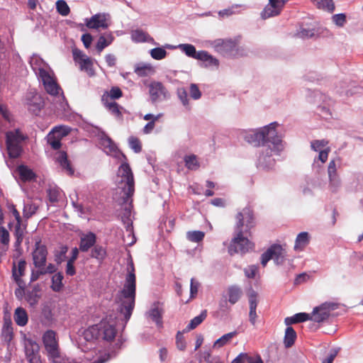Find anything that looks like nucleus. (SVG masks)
<instances>
[{
    "label": "nucleus",
    "instance_id": "obj_23",
    "mask_svg": "<svg viewBox=\"0 0 363 363\" xmlns=\"http://www.w3.org/2000/svg\"><path fill=\"white\" fill-rule=\"evenodd\" d=\"M310 235L307 232H301L298 233L296 238L294 249L296 252L303 251L309 244Z\"/></svg>",
    "mask_w": 363,
    "mask_h": 363
},
{
    "label": "nucleus",
    "instance_id": "obj_51",
    "mask_svg": "<svg viewBox=\"0 0 363 363\" xmlns=\"http://www.w3.org/2000/svg\"><path fill=\"white\" fill-rule=\"evenodd\" d=\"M37 209V205L32 203H28L24 206L23 215L26 218H30L36 212Z\"/></svg>",
    "mask_w": 363,
    "mask_h": 363
},
{
    "label": "nucleus",
    "instance_id": "obj_50",
    "mask_svg": "<svg viewBox=\"0 0 363 363\" xmlns=\"http://www.w3.org/2000/svg\"><path fill=\"white\" fill-rule=\"evenodd\" d=\"M126 232H127L128 235H127V236L124 237V239H123L124 242L128 245H132L133 244L135 243V237L133 235V230H132V228H131L130 220V219L128 220V223H127Z\"/></svg>",
    "mask_w": 363,
    "mask_h": 363
},
{
    "label": "nucleus",
    "instance_id": "obj_47",
    "mask_svg": "<svg viewBox=\"0 0 363 363\" xmlns=\"http://www.w3.org/2000/svg\"><path fill=\"white\" fill-rule=\"evenodd\" d=\"M26 267L25 260H20L18 262L17 267L16 266L13 268V275L16 279L23 275Z\"/></svg>",
    "mask_w": 363,
    "mask_h": 363
},
{
    "label": "nucleus",
    "instance_id": "obj_57",
    "mask_svg": "<svg viewBox=\"0 0 363 363\" xmlns=\"http://www.w3.org/2000/svg\"><path fill=\"white\" fill-rule=\"evenodd\" d=\"M189 92L191 97L195 100L200 99L201 96V93L200 90L199 89L198 86L194 84H191Z\"/></svg>",
    "mask_w": 363,
    "mask_h": 363
},
{
    "label": "nucleus",
    "instance_id": "obj_61",
    "mask_svg": "<svg viewBox=\"0 0 363 363\" xmlns=\"http://www.w3.org/2000/svg\"><path fill=\"white\" fill-rule=\"evenodd\" d=\"M104 104L116 116H119L121 114L118 104L116 102L107 101V103H104Z\"/></svg>",
    "mask_w": 363,
    "mask_h": 363
},
{
    "label": "nucleus",
    "instance_id": "obj_31",
    "mask_svg": "<svg viewBox=\"0 0 363 363\" xmlns=\"http://www.w3.org/2000/svg\"><path fill=\"white\" fill-rule=\"evenodd\" d=\"M13 318L16 324L20 326L26 325L28 320L26 310L21 307H18L16 309Z\"/></svg>",
    "mask_w": 363,
    "mask_h": 363
},
{
    "label": "nucleus",
    "instance_id": "obj_1",
    "mask_svg": "<svg viewBox=\"0 0 363 363\" xmlns=\"http://www.w3.org/2000/svg\"><path fill=\"white\" fill-rule=\"evenodd\" d=\"M278 125V123L273 122L262 128L243 133L244 140L254 146L264 145L267 142L269 143L259 159V164L266 169H271L274 165V160L271 159L272 154L279 155L284 148L282 140L277 133Z\"/></svg>",
    "mask_w": 363,
    "mask_h": 363
},
{
    "label": "nucleus",
    "instance_id": "obj_16",
    "mask_svg": "<svg viewBox=\"0 0 363 363\" xmlns=\"http://www.w3.org/2000/svg\"><path fill=\"white\" fill-rule=\"evenodd\" d=\"M236 231H242V228L245 227L246 230L253 226V215L250 208H244L236 216Z\"/></svg>",
    "mask_w": 363,
    "mask_h": 363
},
{
    "label": "nucleus",
    "instance_id": "obj_26",
    "mask_svg": "<svg viewBox=\"0 0 363 363\" xmlns=\"http://www.w3.org/2000/svg\"><path fill=\"white\" fill-rule=\"evenodd\" d=\"M17 172L19 174L20 179L24 182H31L36 177L33 171L26 165H20L17 168Z\"/></svg>",
    "mask_w": 363,
    "mask_h": 363
},
{
    "label": "nucleus",
    "instance_id": "obj_46",
    "mask_svg": "<svg viewBox=\"0 0 363 363\" xmlns=\"http://www.w3.org/2000/svg\"><path fill=\"white\" fill-rule=\"evenodd\" d=\"M50 133L61 140L65 136L68 135L69 128L66 126H57L54 128Z\"/></svg>",
    "mask_w": 363,
    "mask_h": 363
},
{
    "label": "nucleus",
    "instance_id": "obj_64",
    "mask_svg": "<svg viewBox=\"0 0 363 363\" xmlns=\"http://www.w3.org/2000/svg\"><path fill=\"white\" fill-rule=\"evenodd\" d=\"M177 347L179 350H184L186 348V342L184 337L179 333L177 335Z\"/></svg>",
    "mask_w": 363,
    "mask_h": 363
},
{
    "label": "nucleus",
    "instance_id": "obj_35",
    "mask_svg": "<svg viewBox=\"0 0 363 363\" xmlns=\"http://www.w3.org/2000/svg\"><path fill=\"white\" fill-rule=\"evenodd\" d=\"M237 335V332H231L226 333L218 338L213 345V347L215 349H218L224 345L228 344L231 340Z\"/></svg>",
    "mask_w": 363,
    "mask_h": 363
},
{
    "label": "nucleus",
    "instance_id": "obj_28",
    "mask_svg": "<svg viewBox=\"0 0 363 363\" xmlns=\"http://www.w3.org/2000/svg\"><path fill=\"white\" fill-rule=\"evenodd\" d=\"M281 8L269 2L265 6L260 15L262 18L267 19L273 16H278L281 13Z\"/></svg>",
    "mask_w": 363,
    "mask_h": 363
},
{
    "label": "nucleus",
    "instance_id": "obj_32",
    "mask_svg": "<svg viewBox=\"0 0 363 363\" xmlns=\"http://www.w3.org/2000/svg\"><path fill=\"white\" fill-rule=\"evenodd\" d=\"M328 316V311L323 309V305H321L320 306L316 307L313 309L311 315V320L315 322L320 323L325 320Z\"/></svg>",
    "mask_w": 363,
    "mask_h": 363
},
{
    "label": "nucleus",
    "instance_id": "obj_49",
    "mask_svg": "<svg viewBox=\"0 0 363 363\" xmlns=\"http://www.w3.org/2000/svg\"><path fill=\"white\" fill-rule=\"evenodd\" d=\"M56 8H57L58 13L64 16H67L70 11L69 6L63 0H58L56 2Z\"/></svg>",
    "mask_w": 363,
    "mask_h": 363
},
{
    "label": "nucleus",
    "instance_id": "obj_44",
    "mask_svg": "<svg viewBox=\"0 0 363 363\" xmlns=\"http://www.w3.org/2000/svg\"><path fill=\"white\" fill-rule=\"evenodd\" d=\"M206 318V311H203L200 315L194 318L187 326L188 330H193L200 325Z\"/></svg>",
    "mask_w": 363,
    "mask_h": 363
},
{
    "label": "nucleus",
    "instance_id": "obj_54",
    "mask_svg": "<svg viewBox=\"0 0 363 363\" xmlns=\"http://www.w3.org/2000/svg\"><path fill=\"white\" fill-rule=\"evenodd\" d=\"M48 143L51 145V147L57 150L60 147L61 143L60 139L56 138L53 134L50 133L48 135Z\"/></svg>",
    "mask_w": 363,
    "mask_h": 363
},
{
    "label": "nucleus",
    "instance_id": "obj_29",
    "mask_svg": "<svg viewBox=\"0 0 363 363\" xmlns=\"http://www.w3.org/2000/svg\"><path fill=\"white\" fill-rule=\"evenodd\" d=\"M313 4L320 10L328 13H333L335 11V4L333 0H311Z\"/></svg>",
    "mask_w": 363,
    "mask_h": 363
},
{
    "label": "nucleus",
    "instance_id": "obj_55",
    "mask_svg": "<svg viewBox=\"0 0 363 363\" xmlns=\"http://www.w3.org/2000/svg\"><path fill=\"white\" fill-rule=\"evenodd\" d=\"M0 242L4 245L9 243V233L4 227H0Z\"/></svg>",
    "mask_w": 363,
    "mask_h": 363
},
{
    "label": "nucleus",
    "instance_id": "obj_11",
    "mask_svg": "<svg viewBox=\"0 0 363 363\" xmlns=\"http://www.w3.org/2000/svg\"><path fill=\"white\" fill-rule=\"evenodd\" d=\"M150 98L152 102H157L169 98V93L166 87L157 81H152L148 85Z\"/></svg>",
    "mask_w": 363,
    "mask_h": 363
},
{
    "label": "nucleus",
    "instance_id": "obj_62",
    "mask_svg": "<svg viewBox=\"0 0 363 363\" xmlns=\"http://www.w3.org/2000/svg\"><path fill=\"white\" fill-rule=\"evenodd\" d=\"M295 318L297 320V323H301L308 320H311V315L306 313H299L295 315Z\"/></svg>",
    "mask_w": 363,
    "mask_h": 363
},
{
    "label": "nucleus",
    "instance_id": "obj_14",
    "mask_svg": "<svg viewBox=\"0 0 363 363\" xmlns=\"http://www.w3.org/2000/svg\"><path fill=\"white\" fill-rule=\"evenodd\" d=\"M110 23V16L106 13H97L85 21L86 26L90 29H106Z\"/></svg>",
    "mask_w": 363,
    "mask_h": 363
},
{
    "label": "nucleus",
    "instance_id": "obj_37",
    "mask_svg": "<svg viewBox=\"0 0 363 363\" xmlns=\"http://www.w3.org/2000/svg\"><path fill=\"white\" fill-rule=\"evenodd\" d=\"M122 96V91L120 88L117 86L112 87L110 91H106L102 96V101L104 103H107L108 99H117Z\"/></svg>",
    "mask_w": 363,
    "mask_h": 363
},
{
    "label": "nucleus",
    "instance_id": "obj_40",
    "mask_svg": "<svg viewBox=\"0 0 363 363\" xmlns=\"http://www.w3.org/2000/svg\"><path fill=\"white\" fill-rule=\"evenodd\" d=\"M150 318L156 323V324L159 326H162L161 316H162V310L158 306H154L152 308L149 313Z\"/></svg>",
    "mask_w": 363,
    "mask_h": 363
},
{
    "label": "nucleus",
    "instance_id": "obj_63",
    "mask_svg": "<svg viewBox=\"0 0 363 363\" xmlns=\"http://www.w3.org/2000/svg\"><path fill=\"white\" fill-rule=\"evenodd\" d=\"M323 305V309H325L328 311V315H330V312L334 310H336L339 307V304L337 303H332V302H326Z\"/></svg>",
    "mask_w": 363,
    "mask_h": 363
},
{
    "label": "nucleus",
    "instance_id": "obj_8",
    "mask_svg": "<svg viewBox=\"0 0 363 363\" xmlns=\"http://www.w3.org/2000/svg\"><path fill=\"white\" fill-rule=\"evenodd\" d=\"M286 257V252L284 246L273 245L262 255L261 263L264 267L270 259H272L276 264H281Z\"/></svg>",
    "mask_w": 363,
    "mask_h": 363
},
{
    "label": "nucleus",
    "instance_id": "obj_13",
    "mask_svg": "<svg viewBox=\"0 0 363 363\" xmlns=\"http://www.w3.org/2000/svg\"><path fill=\"white\" fill-rule=\"evenodd\" d=\"M82 356L85 363H106L111 358L108 352L100 349L87 351Z\"/></svg>",
    "mask_w": 363,
    "mask_h": 363
},
{
    "label": "nucleus",
    "instance_id": "obj_6",
    "mask_svg": "<svg viewBox=\"0 0 363 363\" xmlns=\"http://www.w3.org/2000/svg\"><path fill=\"white\" fill-rule=\"evenodd\" d=\"M42 340L47 357L52 362L60 354L57 333L48 330L43 333Z\"/></svg>",
    "mask_w": 363,
    "mask_h": 363
},
{
    "label": "nucleus",
    "instance_id": "obj_30",
    "mask_svg": "<svg viewBox=\"0 0 363 363\" xmlns=\"http://www.w3.org/2000/svg\"><path fill=\"white\" fill-rule=\"evenodd\" d=\"M96 242V236L94 233H89L81 237L79 248L82 251H87Z\"/></svg>",
    "mask_w": 363,
    "mask_h": 363
},
{
    "label": "nucleus",
    "instance_id": "obj_33",
    "mask_svg": "<svg viewBox=\"0 0 363 363\" xmlns=\"http://www.w3.org/2000/svg\"><path fill=\"white\" fill-rule=\"evenodd\" d=\"M228 301L231 304H235L238 301L242 296V290L237 286H231L228 290Z\"/></svg>",
    "mask_w": 363,
    "mask_h": 363
},
{
    "label": "nucleus",
    "instance_id": "obj_36",
    "mask_svg": "<svg viewBox=\"0 0 363 363\" xmlns=\"http://www.w3.org/2000/svg\"><path fill=\"white\" fill-rule=\"evenodd\" d=\"M175 48L180 49L188 57L194 58L196 60L198 59V52L196 50V48L193 45L184 43L179 44Z\"/></svg>",
    "mask_w": 363,
    "mask_h": 363
},
{
    "label": "nucleus",
    "instance_id": "obj_58",
    "mask_svg": "<svg viewBox=\"0 0 363 363\" xmlns=\"http://www.w3.org/2000/svg\"><path fill=\"white\" fill-rule=\"evenodd\" d=\"M177 95L183 105L187 106L189 104L187 93L184 88H179L177 89Z\"/></svg>",
    "mask_w": 363,
    "mask_h": 363
},
{
    "label": "nucleus",
    "instance_id": "obj_18",
    "mask_svg": "<svg viewBox=\"0 0 363 363\" xmlns=\"http://www.w3.org/2000/svg\"><path fill=\"white\" fill-rule=\"evenodd\" d=\"M328 174L330 187L333 189V191H337V187L339 185V175L335 160H331L329 162L328 167Z\"/></svg>",
    "mask_w": 363,
    "mask_h": 363
},
{
    "label": "nucleus",
    "instance_id": "obj_53",
    "mask_svg": "<svg viewBox=\"0 0 363 363\" xmlns=\"http://www.w3.org/2000/svg\"><path fill=\"white\" fill-rule=\"evenodd\" d=\"M128 143L132 150L135 152H140L141 151V143L138 138L135 137H130L128 139Z\"/></svg>",
    "mask_w": 363,
    "mask_h": 363
},
{
    "label": "nucleus",
    "instance_id": "obj_25",
    "mask_svg": "<svg viewBox=\"0 0 363 363\" xmlns=\"http://www.w3.org/2000/svg\"><path fill=\"white\" fill-rule=\"evenodd\" d=\"M131 39L135 43L149 42L152 44H156L154 39L150 37L147 33L141 30H134L130 33Z\"/></svg>",
    "mask_w": 363,
    "mask_h": 363
},
{
    "label": "nucleus",
    "instance_id": "obj_27",
    "mask_svg": "<svg viewBox=\"0 0 363 363\" xmlns=\"http://www.w3.org/2000/svg\"><path fill=\"white\" fill-rule=\"evenodd\" d=\"M134 71L139 77H147L154 74L155 69L150 63H140L135 66Z\"/></svg>",
    "mask_w": 363,
    "mask_h": 363
},
{
    "label": "nucleus",
    "instance_id": "obj_12",
    "mask_svg": "<svg viewBox=\"0 0 363 363\" xmlns=\"http://www.w3.org/2000/svg\"><path fill=\"white\" fill-rule=\"evenodd\" d=\"M73 57L82 71H84L90 77L94 76L95 72L93 67V61L89 57L81 50H74Z\"/></svg>",
    "mask_w": 363,
    "mask_h": 363
},
{
    "label": "nucleus",
    "instance_id": "obj_4",
    "mask_svg": "<svg viewBox=\"0 0 363 363\" xmlns=\"http://www.w3.org/2000/svg\"><path fill=\"white\" fill-rule=\"evenodd\" d=\"M118 330L116 328V321L111 318L103 319L100 323L86 328L82 333V337L86 341H93L101 338L106 342H112L116 337Z\"/></svg>",
    "mask_w": 363,
    "mask_h": 363
},
{
    "label": "nucleus",
    "instance_id": "obj_22",
    "mask_svg": "<svg viewBox=\"0 0 363 363\" xmlns=\"http://www.w3.org/2000/svg\"><path fill=\"white\" fill-rule=\"evenodd\" d=\"M40 297V288L38 285H35L31 289L26 290L25 299L30 306H35Z\"/></svg>",
    "mask_w": 363,
    "mask_h": 363
},
{
    "label": "nucleus",
    "instance_id": "obj_2",
    "mask_svg": "<svg viewBox=\"0 0 363 363\" xmlns=\"http://www.w3.org/2000/svg\"><path fill=\"white\" fill-rule=\"evenodd\" d=\"M128 273L126 275L123 287L117 298L120 311L124 314L126 319L131 315L135 298L136 278L132 261L128 264Z\"/></svg>",
    "mask_w": 363,
    "mask_h": 363
},
{
    "label": "nucleus",
    "instance_id": "obj_19",
    "mask_svg": "<svg viewBox=\"0 0 363 363\" xmlns=\"http://www.w3.org/2000/svg\"><path fill=\"white\" fill-rule=\"evenodd\" d=\"M248 299H249V305H250V312L249 317L250 321L252 325H255L257 319V313L256 308L257 306V294L253 291L250 290L248 292Z\"/></svg>",
    "mask_w": 363,
    "mask_h": 363
},
{
    "label": "nucleus",
    "instance_id": "obj_24",
    "mask_svg": "<svg viewBox=\"0 0 363 363\" xmlns=\"http://www.w3.org/2000/svg\"><path fill=\"white\" fill-rule=\"evenodd\" d=\"M56 160L62 167V168L66 171V172L72 175L74 174V169L71 167L69 160H67V155L65 152L60 151L56 154Z\"/></svg>",
    "mask_w": 363,
    "mask_h": 363
},
{
    "label": "nucleus",
    "instance_id": "obj_42",
    "mask_svg": "<svg viewBox=\"0 0 363 363\" xmlns=\"http://www.w3.org/2000/svg\"><path fill=\"white\" fill-rule=\"evenodd\" d=\"M2 336L6 341L9 342L13 336V328L11 326V321L6 320L2 329Z\"/></svg>",
    "mask_w": 363,
    "mask_h": 363
},
{
    "label": "nucleus",
    "instance_id": "obj_43",
    "mask_svg": "<svg viewBox=\"0 0 363 363\" xmlns=\"http://www.w3.org/2000/svg\"><path fill=\"white\" fill-rule=\"evenodd\" d=\"M63 276L61 273H57L52 278L51 288L54 291H60L62 286Z\"/></svg>",
    "mask_w": 363,
    "mask_h": 363
},
{
    "label": "nucleus",
    "instance_id": "obj_56",
    "mask_svg": "<svg viewBox=\"0 0 363 363\" xmlns=\"http://www.w3.org/2000/svg\"><path fill=\"white\" fill-rule=\"evenodd\" d=\"M244 272L247 277L252 279L255 278L257 275L258 272V268L255 265H251L245 268Z\"/></svg>",
    "mask_w": 363,
    "mask_h": 363
},
{
    "label": "nucleus",
    "instance_id": "obj_5",
    "mask_svg": "<svg viewBox=\"0 0 363 363\" xmlns=\"http://www.w3.org/2000/svg\"><path fill=\"white\" fill-rule=\"evenodd\" d=\"M116 184L118 188L121 189L126 196L127 201L134 193V178L129 165L126 163L122 164L117 172Z\"/></svg>",
    "mask_w": 363,
    "mask_h": 363
},
{
    "label": "nucleus",
    "instance_id": "obj_20",
    "mask_svg": "<svg viewBox=\"0 0 363 363\" xmlns=\"http://www.w3.org/2000/svg\"><path fill=\"white\" fill-rule=\"evenodd\" d=\"M197 60L202 61L204 63V66L206 67L217 69L219 66L218 60L204 50L198 51Z\"/></svg>",
    "mask_w": 363,
    "mask_h": 363
},
{
    "label": "nucleus",
    "instance_id": "obj_15",
    "mask_svg": "<svg viewBox=\"0 0 363 363\" xmlns=\"http://www.w3.org/2000/svg\"><path fill=\"white\" fill-rule=\"evenodd\" d=\"M48 251L46 247L37 241L35 244V249L32 252L33 264L36 268H42L45 265Z\"/></svg>",
    "mask_w": 363,
    "mask_h": 363
},
{
    "label": "nucleus",
    "instance_id": "obj_39",
    "mask_svg": "<svg viewBox=\"0 0 363 363\" xmlns=\"http://www.w3.org/2000/svg\"><path fill=\"white\" fill-rule=\"evenodd\" d=\"M296 337V333L295 330L291 327L286 328L284 340L285 346L289 347L294 345Z\"/></svg>",
    "mask_w": 363,
    "mask_h": 363
},
{
    "label": "nucleus",
    "instance_id": "obj_60",
    "mask_svg": "<svg viewBox=\"0 0 363 363\" xmlns=\"http://www.w3.org/2000/svg\"><path fill=\"white\" fill-rule=\"evenodd\" d=\"M199 285V282L196 281L195 279L192 278L191 279L190 293L191 297H194L197 294Z\"/></svg>",
    "mask_w": 363,
    "mask_h": 363
},
{
    "label": "nucleus",
    "instance_id": "obj_3",
    "mask_svg": "<svg viewBox=\"0 0 363 363\" xmlns=\"http://www.w3.org/2000/svg\"><path fill=\"white\" fill-rule=\"evenodd\" d=\"M38 59L37 57H33L30 60V64L33 69L38 70L39 76L43 82L44 88L48 94L55 96L60 103L61 108H64L65 97L61 88L57 84L55 75L44 62L38 66L36 62Z\"/></svg>",
    "mask_w": 363,
    "mask_h": 363
},
{
    "label": "nucleus",
    "instance_id": "obj_52",
    "mask_svg": "<svg viewBox=\"0 0 363 363\" xmlns=\"http://www.w3.org/2000/svg\"><path fill=\"white\" fill-rule=\"evenodd\" d=\"M186 236L190 241L197 242L203 240L204 237V233L199 230L191 231L188 232Z\"/></svg>",
    "mask_w": 363,
    "mask_h": 363
},
{
    "label": "nucleus",
    "instance_id": "obj_48",
    "mask_svg": "<svg viewBox=\"0 0 363 363\" xmlns=\"http://www.w3.org/2000/svg\"><path fill=\"white\" fill-rule=\"evenodd\" d=\"M106 256V250L101 246H95L91 251V257L99 260H103Z\"/></svg>",
    "mask_w": 363,
    "mask_h": 363
},
{
    "label": "nucleus",
    "instance_id": "obj_10",
    "mask_svg": "<svg viewBox=\"0 0 363 363\" xmlns=\"http://www.w3.org/2000/svg\"><path fill=\"white\" fill-rule=\"evenodd\" d=\"M252 247V243L247 238L243 237L242 231H237L236 236L232 240L228 247V252L230 255L236 253L245 254Z\"/></svg>",
    "mask_w": 363,
    "mask_h": 363
},
{
    "label": "nucleus",
    "instance_id": "obj_21",
    "mask_svg": "<svg viewBox=\"0 0 363 363\" xmlns=\"http://www.w3.org/2000/svg\"><path fill=\"white\" fill-rule=\"evenodd\" d=\"M26 104L31 111L35 112L43 107V101L38 94L30 92L26 98Z\"/></svg>",
    "mask_w": 363,
    "mask_h": 363
},
{
    "label": "nucleus",
    "instance_id": "obj_59",
    "mask_svg": "<svg viewBox=\"0 0 363 363\" xmlns=\"http://www.w3.org/2000/svg\"><path fill=\"white\" fill-rule=\"evenodd\" d=\"M250 357L251 356H249L247 353H240L231 363H245V362L248 363Z\"/></svg>",
    "mask_w": 363,
    "mask_h": 363
},
{
    "label": "nucleus",
    "instance_id": "obj_34",
    "mask_svg": "<svg viewBox=\"0 0 363 363\" xmlns=\"http://www.w3.org/2000/svg\"><path fill=\"white\" fill-rule=\"evenodd\" d=\"M113 39L114 38L111 33L101 35L96 45L99 52H101L106 47L109 45L113 42Z\"/></svg>",
    "mask_w": 363,
    "mask_h": 363
},
{
    "label": "nucleus",
    "instance_id": "obj_9",
    "mask_svg": "<svg viewBox=\"0 0 363 363\" xmlns=\"http://www.w3.org/2000/svg\"><path fill=\"white\" fill-rule=\"evenodd\" d=\"M24 137L18 130L9 131L6 133V147L9 155L11 157H18L21 152V143Z\"/></svg>",
    "mask_w": 363,
    "mask_h": 363
},
{
    "label": "nucleus",
    "instance_id": "obj_38",
    "mask_svg": "<svg viewBox=\"0 0 363 363\" xmlns=\"http://www.w3.org/2000/svg\"><path fill=\"white\" fill-rule=\"evenodd\" d=\"M52 363H85L84 362L83 356H80L78 357H70L67 356H62L60 354L57 357H56Z\"/></svg>",
    "mask_w": 363,
    "mask_h": 363
},
{
    "label": "nucleus",
    "instance_id": "obj_41",
    "mask_svg": "<svg viewBox=\"0 0 363 363\" xmlns=\"http://www.w3.org/2000/svg\"><path fill=\"white\" fill-rule=\"evenodd\" d=\"M185 166L191 170H196L199 167L197 157L194 155H186L184 157Z\"/></svg>",
    "mask_w": 363,
    "mask_h": 363
},
{
    "label": "nucleus",
    "instance_id": "obj_17",
    "mask_svg": "<svg viewBox=\"0 0 363 363\" xmlns=\"http://www.w3.org/2000/svg\"><path fill=\"white\" fill-rule=\"evenodd\" d=\"M311 149L318 152V160L324 163L328 160V153L330 148L328 146V142L325 140H315L311 143Z\"/></svg>",
    "mask_w": 363,
    "mask_h": 363
},
{
    "label": "nucleus",
    "instance_id": "obj_45",
    "mask_svg": "<svg viewBox=\"0 0 363 363\" xmlns=\"http://www.w3.org/2000/svg\"><path fill=\"white\" fill-rule=\"evenodd\" d=\"M150 56L156 60H161L167 56V51L163 48H155L150 51Z\"/></svg>",
    "mask_w": 363,
    "mask_h": 363
},
{
    "label": "nucleus",
    "instance_id": "obj_7",
    "mask_svg": "<svg viewBox=\"0 0 363 363\" xmlns=\"http://www.w3.org/2000/svg\"><path fill=\"white\" fill-rule=\"evenodd\" d=\"M209 46L213 48L216 52L223 55H244V53H238L239 48H237L236 43L230 39H216L208 41Z\"/></svg>",
    "mask_w": 363,
    "mask_h": 363
}]
</instances>
